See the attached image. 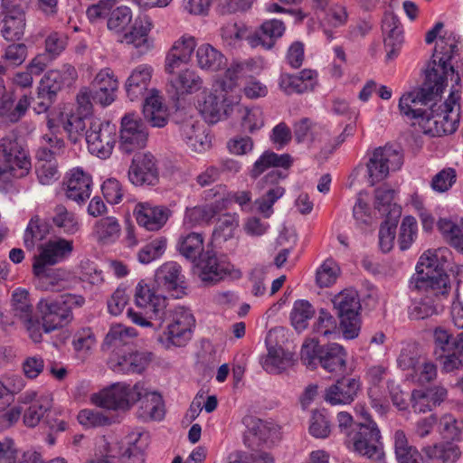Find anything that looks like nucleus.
I'll return each instance as SVG.
<instances>
[{
  "label": "nucleus",
  "mask_w": 463,
  "mask_h": 463,
  "mask_svg": "<svg viewBox=\"0 0 463 463\" xmlns=\"http://www.w3.org/2000/svg\"><path fill=\"white\" fill-rule=\"evenodd\" d=\"M458 53V40L453 33H446L437 42L430 61L425 70V80L418 90L403 94L399 99L400 113L412 124L420 127L428 114L422 106L428 105L436 97L440 95L447 86L448 78L457 80L458 75L455 73L452 61Z\"/></svg>",
  "instance_id": "1"
},
{
  "label": "nucleus",
  "mask_w": 463,
  "mask_h": 463,
  "mask_svg": "<svg viewBox=\"0 0 463 463\" xmlns=\"http://www.w3.org/2000/svg\"><path fill=\"white\" fill-rule=\"evenodd\" d=\"M153 68L147 64L137 66L127 79L125 88L131 101L145 98L143 114L152 127L163 128L167 124V109L162 102L159 91L152 89L145 97L151 81Z\"/></svg>",
  "instance_id": "2"
},
{
  "label": "nucleus",
  "mask_w": 463,
  "mask_h": 463,
  "mask_svg": "<svg viewBox=\"0 0 463 463\" xmlns=\"http://www.w3.org/2000/svg\"><path fill=\"white\" fill-rule=\"evenodd\" d=\"M156 321L158 322V326L165 324L158 337L159 343L165 349L184 347L191 341L195 328V318L190 309L184 307L165 308Z\"/></svg>",
  "instance_id": "3"
},
{
  "label": "nucleus",
  "mask_w": 463,
  "mask_h": 463,
  "mask_svg": "<svg viewBox=\"0 0 463 463\" xmlns=\"http://www.w3.org/2000/svg\"><path fill=\"white\" fill-rule=\"evenodd\" d=\"M361 414L364 421L353 425V429L347 433L345 444L360 456L373 461H382L384 452L381 431L367 411L363 409Z\"/></svg>",
  "instance_id": "4"
},
{
  "label": "nucleus",
  "mask_w": 463,
  "mask_h": 463,
  "mask_svg": "<svg viewBox=\"0 0 463 463\" xmlns=\"http://www.w3.org/2000/svg\"><path fill=\"white\" fill-rule=\"evenodd\" d=\"M411 291L420 294L415 298L410 307L411 318L420 320L437 315L443 310L444 301L448 299L451 287H446L445 280H439V284L432 286L426 284L422 279L410 282Z\"/></svg>",
  "instance_id": "5"
},
{
  "label": "nucleus",
  "mask_w": 463,
  "mask_h": 463,
  "mask_svg": "<svg viewBox=\"0 0 463 463\" xmlns=\"http://www.w3.org/2000/svg\"><path fill=\"white\" fill-rule=\"evenodd\" d=\"M85 298L80 295L65 294L61 300L41 298L37 309L43 322V330L49 334L68 326L73 319L72 308L80 307Z\"/></svg>",
  "instance_id": "6"
},
{
  "label": "nucleus",
  "mask_w": 463,
  "mask_h": 463,
  "mask_svg": "<svg viewBox=\"0 0 463 463\" xmlns=\"http://www.w3.org/2000/svg\"><path fill=\"white\" fill-rule=\"evenodd\" d=\"M457 102L458 99L451 93L438 109L432 106L421 126L423 132L433 137L454 133L459 122V106Z\"/></svg>",
  "instance_id": "7"
},
{
  "label": "nucleus",
  "mask_w": 463,
  "mask_h": 463,
  "mask_svg": "<svg viewBox=\"0 0 463 463\" xmlns=\"http://www.w3.org/2000/svg\"><path fill=\"white\" fill-rule=\"evenodd\" d=\"M88 122L85 136L90 153L101 159L109 158L116 144V126L99 118H90Z\"/></svg>",
  "instance_id": "8"
},
{
  "label": "nucleus",
  "mask_w": 463,
  "mask_h": 463,
  "mask_svg": "<svg viewBox=\"0 0 463 463\" xmlns=\"http://www.w3.org/2000/svg\"><path fill=\"white\" fill-rule=\"evenodd\" d=\"M403 164V156L392 146L375 148L366 164L368 183L373 186L384 180L391 171L399 170Z\"/></svg>",
  "instance_id": "9"
},
{
  "label": "nucleus",
  "mask_w": 463,
  "mask_h": 463,
  "mask_svg": "<svg viewBox=\"0 0 463 463\" xmlns=\"http://www.w3.org/2000/svg\"><path fill=\"white\" fill-rule=\"evenodd\" d=\"M200 279L204 282H218L226 278L238 279L241 271L224 256L218 257L213 250H206L195 262Z\"/></svg>",
  "instance_id": "10"
},
{
  "label": "nucleus",
  "mask_w": 463,
  "mask_h": 463,
  "mask_svg": "<svg viewBox=\"0 0 463 463\" xmlns=\"http://www.w3.org/2000/svg\"><path fill=\"white\" fill-rule=\"evenodd\" d=\"M219 87L214 85L211 91L203 90L202 100L198 101L201 114L211 124L226 118L240 104H232L230 95L222 94Z\"/></svg>",
  "instance_id": "11"
},
{
  "label": "nucleus",
  "mask_w": 463,
  "mask_h": 463,
  "mask_svg": "<svg viewBox=\"0 0 463 463\" xmlns=\"http://www.w3.org/2000/svg\"><path fill=\"white\" fill-rule=\"evenodd\" d=\"M148 133L141 118L133 113L121 119L119 148L125 154H131L146 146Z\"/></svg>",
  "instance_id": "12"
},
{
  "label": "nucleus",
  "mask_w": 463,
  "mask_h": 463,
  "mask_svg": "<svg viewBox=\"0 0 463 463\" xmlns=\"http://www.w3.org/2000/svg\"><path fill=\"white\" fill-rule=\"evenodd\" d=\"M288 174L279 169L269 171L261 179L265 193L255 201L258 211L266 218L273 213V205L285 194V188L279 185V182L287 177Z\"/></svg>",
  "instance_id": "13"
},
{
  "label": "nucleus",
  "mask_w": 463,
  "mask_h": 463,
  "mask_svg": "<svg viewBox=\"0 0 463 463\" xmlns=\"http://www.w3.org/2000/svg\"><path fill=\"white\" fill-rule=\"evenodd\" d=\"M73 250V242L63 238L50 240L41 247V252L33 264L34 275H41L47 265H55L68 258Z\"/></svg>",
  "instance_id": "14"
},
{
  "label": "nucleus",
  "mask_w": 463,
  "mask_h": 463,
  "mask_svg": "<svg viewBox=\"0 0 463 463\" xmlns=\"http://www.w3.org/2000/svg\"><path fill=\"white\" fill-rule=\"evenodd\" d=\"M440 253L441 250L424 252L416 266L417 273L411 277L410 282L422 279L426 284L436 286L442 279L446 281V287H451L449 277L441 269Z\"/></svg>",
  "instance_id": "15"
},
{
  "label": "nucleus",
  "mask_w": 463,
  "mask_h": 463,
  "mask_svg": "<svg viewBox=\"0 0 463 463\" xmlns=\"http://www.w3.org/2000/svg\"><path fill=\"white\" fill-rule=\"evenodd\" d=\"M94 402L107 410H128L135 403V385L118 383L105 389L94 398Z\"/></svg>",
  "instance_id": "16"
},
{
  "label": "nucleus",
  "mask_w": 463,
  "mask_h": 463,
  "mask_svg": "<svg viewBox=\"0 0 463 463\" xmlns=\"http://www.w3.org/2000/svg\"><path fill=\"white\" fill-rule=\"evenodd\" d=\"M135 402L138 403L137 416L143 421L159 420L164 417V403L162 397L156 392H149L144 383L135 384Z\"/></svg>",
  "instance_id": "17"
},
{
  "label": "nucleus",
  "mask_w": 463,
  "mask_h": 463,
  "mask_svg": "<svg viewBox=\"0 0 463 463\" xmlns=\"http://www.w3.org/2000/svg\"><path fill=\"white\" fill-rule=\"evenodd\" d=\"M128 179L135 185H156L159 175L155 156L150 153L136 155L128 170Z\"/></svg>",
  "instance_id": "18"
},
{
  "label": "nucleus",
  "mask_w": 463,
  "mask_h": 463,
  "mask_svg": "<svg viewBox=\"0 0 463 463\" xmlns=\"http://www.w3.org/2000/svg\"><path fill=\"white\" fill-rule=\"evenodd\" d=\"M203 83V79L195 71L185 68L169 76L167 93L172 99L179 100L200 90Z\"/></svg>",
  "instance_id": "19"
},
{
  "label": "nucleus",
  "mask_w": 463,
  "mask_h": 463,
  "mask_svg": "<svg viewBox=\"0 0 463 463\" xmlns=\"http://www.w3.org/2000/svg\"><path fill=\"white\" fill-rule=\"evenodd\" d=\"M138 225L150 232L159 231L171 216V210L165 205L149 202L138 203L133 211Z\"/></svg>",
  "instance_id": "20"
},
{
  "label": "nucleus",
  "mask_w": 463,
  "mask_h": 463,
  "mask_svg": "<svg viewBox=\"0 0 463 463\" xmlns=\"http://www.w3.org/2000/svg\"><path fill=\"white\" fill-rule=\"evenodd\" d=\"M90 89L94 95L95 104L105 108L115 101L118 90V80L110 68H104L96 74Z\"/></svg>",
  "instance_id": "21"
},
{
  "label": "nucleus",
  "mask_w": 463,
  "mask_h": 463,
  "mask_svg": "<svg viewBox=\"0 0 463 463\" xmlns=\"http://www.w3.org/2000/svg\"><path fill=\"white\" fill-rule=\"evenodd\" d=\"M279 439L278 428L260 419L253 420L244 434V443L254 451L274 445Z\"/></svg>",
  "instance_id": "22"
},
{
  "label": "nucleus",
  "mask_w": 463,
  "mask_h": 463,
  "mask_svg": "<svg viewBox=\"0 0 463 463\" xmlns=\"http://www.w3.org/2000/svg\"><path fill=\"white\" fill-rule=\"evenodd\" d=\"M152 360L153 354L147 351L114 354L109 357V366L118 373H141Z\"/></svg>",
  "instance_id": "23"
},
{
  "label": "nucleus",
  "mask_w": 463,
  "mask_h": 463,
  "mask_svg": "<svg viewBox=\"0 0 463 463\" xmlns=\"http://www.w3.org/2000/svg\"><path fill=\"white\" fill-rule=\"evenodd\" d=\"M0 153L3 157L14 161L19 170L17 175L25 176L29 173L31 169L30 158L15 133H8L0 139Z\"/></svg>",
  "instance_id": "24"
},
{
  "label": "nucleus",
  "mask_w": 463,
  "mask_h": 463,
  "mask_svg": "<svg viewBox=\"0 0 463 463\" xmlns=\"http://www.w3.org/2000/svg\"><path fill=\"white\" fill-rule=\"evenodd\" d=\"M382 30L384 34L386 60L392 61L398 56L403 43L402 25L394 14L386 13L383 18Z\"/></svg>",
  "instance_id": "25"
},
{
  "label": "nucleus",
  "mask_w": 463,
  "mask_h": 463,
  "mask_svg": "<svg viewBox=\"0 0 463 463\" xmlns=\"http://www.w3.org/2000/svg\"><path fill=\"white\" fill-rule=\"evenodd\" d=\"M360 386L358 379L343 377L326 390L325 400L331 405L350 404L356 397Z\"/></svg>",
  "instance_id": "26"
},
{
  "label": "nucleus",
  "mask_w": 463,
  "mask_h": 463,
  "mask_svg": "<svg viewBox=\"0 0 463 463\" xmlns=\"http://www.w3.org/2000/svg\"><path fill=\"white\" fill-rule=\"evenodd\" d=\"M134 297L136 305L140 308L151 311L150 318L154 320L158 318V316H162L167 306L166 298L161 295H156L143 281L138 282L136 286Z\"/></svg>",
  "instance_id": "27"
},
{
  "label": "nucleus",
  "mask_w": 463,
  "mask_h": 463,
  "mask_svg": "<svg viewBox=\"0 0 463 463\" xmlns=\"http://www.w3.org/2000/svg\"><path fill=\"white\" fill-rule=\"evenodd\" d=\"M179 134L192 151L201 153L210 146L211 141L203 126L193 119L185 120L180 125Z\"/></svg>",
  "instance_id": "28"
},
{
  "label": "nucleus",
  "mask_w": 463,
  "mask_h": 463,
  "mask_svg": "<svg viewBox=\"0 0 463 463\" xmlns=\"http://www.w3.org/2000/svg\"><path fill=\"white\" fill-rule=\"evenodd\" d=\"M76 78L77 71L75 68L70 64H65L61 70L49 71L41 80L38 87L42 91L56 96L64 85H71Z\"/></svg>",
  "instance_id": "29"
},
{
  "label": "nucleus",
  "mask_w": 463,
  "mask_h": 463,
  "mask_svg": "<svg viewBox=\"0 0 463 463\" xmlns=\"http://www.w3.org/2000/svg\"><path fill=\"white\" fill-rule=\"evenodd\" d=\"M347 353L337 343L323 345L320 349V366L329 372L341 373L346 367Z\"/></svg>",
  "instance_id": "30"
},
{
  "label": "nucleus",
  "mask_w": 463,
  "mask_h": 463,
  "mask_svg": "<svg viewBox=\"0 0 463 463\" xmlns=\"http://www.w3.org/2000/svg\"><path fill=\"white\" fill-rule=\"evenodd\" d=\"M92 179L91 176L80 168L71 171L66 195L69 199L80 203L90 196Z\"/></svg>",
  "instance_id": "31"
},
{
  "label": "nucleus",
  "mask_w": 463,
  "mask_h": 463,
  "mask_svg": "<svg viewBox=\"0 0 463 463\" xmlns=\"http://www.w3.org/2000/svg\"><path fill=\"white\" fill-rule=\"evenodd\" d=\"M226 186L217 185L214 188L206 192V198H216V203L222 208H227L232 203H237L242 211H250L251 209L250 203L252 194L250 191H237L225 193Z\"/></svg>",
  "instance_id": "32"
},
{
  "label": "nucleus",
  "mask_w": 463,
  "mask_h": 463,
  "mask_svg": "<svg viewBox=\"0 0 463 463\" xmlns=\"http://www.w3.org/2000/svg\"><path fill=\"white\" fill-rule=\"evenodd\" d=\"M285 29L282 21L278 19L267 20L260 25L259 33L250 39V45L251 47L262 45L266 49H270L276 40L283 35Z\"/></svg>",
  "instance_id": "33"
},
{
  "label": "nucleus",
  "mask_w": 463,
  "mask_h": 463,
  "mask_svg": "<svg viewBox=\"0 0 463 463\" xmlns=\"http://www.w3.org/2000/svg\"><path fill=\"white\" fill-rule=\"evenodd\" d=\"M181 266L175 261H168L160 266L155 274V280L158 287L165 290H177L182 288L184 277L181 274Z\"/></svg>",
  "instance_id": "34"
},
{
  "label": "nucleus",
  "mask_w": 463,
  "mask_h": 463,
  "mask_svg": "<svg viewBox=\"0 0 463 463\" xmlns=\"http://www.w3.org/2000/svg\"><path fill=\"white\" fill-rule=\"evenodd\" d=\"M422 451L433 463H456L461 455L459 447L450 441L426 446Z\"/></svg>",
  "instance_id": "35"
},
{
  "label": "nucleus",
  "mask_w": 463,
  "mask_h": 463,
  "mask_svg": "<svg viewBox=\"0 0 463 463\" xmlns=\"http://www.w3.org/2000/svg\"><path fill=\"white\" fill-rule=\"evenodd\" d=\"M262 367L269 373H279L293 364V354L279 345L268 344V354L262 360Z\"/></svg>",
  "instance_id": "36"
},
{
  "label": "nucleus",
  "mask_w": 463,
  "mask_h": 463,
  "mask_svg": "<svg viewBox=\"0 0 463 463\" xmlns=\"http://www.w3.org/2000/svg\"><path fill=\"white\" fill-rule=\"evenodd\" d=\"M38 278L37 288L43 291L61 292L71 288L74 278L64 270L57 269L50 273L46 270Z\"/></svg>",
  "instance_id": "37"
},
{
  "label": "nucleus",
  "mask_w": 463,
  "mask_h": 463,
  "mask_svg": "<svg viewBox=\"0 0 463 463\" xmlns=\"http://www.w3.org/2000/svg\"><path fill=\"white\" fill-rule=\"evenodd\" d=\"M243 71L241 63H232L224 72L222 78L215 84L224 95H230L232 104H240L241 90L238 84L240 75Z\"/></svg>",
  "instance_id": "38"
},
{
  "label": "nucleus",
  "mask_w": 463,
  "mask_h": 463,
  "mask_svg": "<svg viewBox=\"0 0 463 463\" xmlns=\"http://www.w3.org/2000/svg\"><path fill=\"white\" fill-rule=\"evenodd\" d=\"M292 163V157L288 154L278 155L272 151H266L254 163L250 175L253 178H257L269 167H274L275 169L280 167L283 168L281 171L286 173L285 171L291 166Z\"/></svg>",
  "instance_id": "39"
},
{
  "label": "nucleus",
  "mask_w": 463,
  "mask_h": 463,
  "mask_svg": "<svg viewBox=\"0 0 463 463\" xmlns=\"http://www.w3.org/2000/svg\"><path fill=\"white\" fill-rule=\"evenodd\" d=\"M176 248L182 256L195 264L198 259L204 253L203 235L194 232L183 234L178 239Z\"/></svg>",
  "instance_id": "40"
},
{
  "label": "nucleus",
  "mask_w": 463,
  "mask_h": 463,
  "mask_svg": "<svg viewBox=\"0 0 463 463\" xmlns=\"http://www.w3.org/2000/svg\"><path fill=\"white\" fill-rule=\"evenodd\" d=\"M51 219L52 224L67 235H73L80 229V222L76 213L68 210L63 204L54 206Z\"/></svg>",
  "instance_id": "41"
},
{
  "label": "nucleus",
  "mask_w": 463,
  "mask_h": 463,
  "mask_svg": "<svg viewBox=\"0 0 463 463\" xmlns=\"http://www.w3.org/2000/svg\"><path fill=\"white\" fill-rule=\"evenodd\" d=\"M152 27L153 23L148 15H138L131 30L124 33L121 43L140 47L147 42V36Z\"/></svg>",
  "instance_id": "42"
},
{
  "label": "nucleus",
  "mask_w": 463,
  "mask_h": 463,
  "mask_svg": "<svg viewBox=\"0 0 463 463\" xmlns=\"http://www.w3.org/2000/svg\"><path fill=\"white\" fill-rule=\"evenodd\" d=\"M195 57L197 65L202 70L216 71L225 63V57L208 43L198 47Z\"/></svg>",
  "instance_id": "43"
},
{
  "label": "nucleus",
  "mask_w": 463,
  "mask_h": 463,
  "mask_svg": "<svg viewBox=\"0 0 463 463\" xmlns=\"http://www.w3.org/2000/svg\"><path fill=\"white\" fill-rule=\"evenodd\" d=\"M1 34L8 42L20 41L25 31V15L1 14Z\"/></svg>",
  "instance_id": "44"
},
{
  "label": "nucleus",
  "mask_w": 463,
  "mask_h": 463,
  "mask_svg": "<svg viewBox=\"0 0 463 463\" xmlns=\"http://www.w3.org/2000/svg\"><path fill=\"white\" fill-rule=\"evenodd\" d=\"M121 227L114 216H108L96 222L93 232L97 240L104 244L114 242L120 235Z\"/></svg>",
  "instance_id": "45"
},
{
  "label": "nucleus",
  "mask_w": 463,
  "mask_h": 463,
  "mask_svg": "<svg viewBox=\"0 0 463 463\" xmlns=\"http://www.w3.org/2000/svg\"><path fill=\"white\" fill-rule=\"evenodd\" d=\"M395 191L393 189L383 186L374 191V207L386 216H399L401 214L400 206L393 202Z\"/></svg>",
  "instance_id": "46"
},
{
  "label": "nucleus",
  "mask_w": 463,
  "mask_h": 463,
  "mask_svg": "<svg viewBox=\"0 0 463 463\" xmlns=\"http://www.w3.org/2000/svg\"><path fill=\"white\" fill-rule=\"evenodd\" d=\"M50 232V225L38 215L31 218L24 235L27 250H33L36 242L43 241Z\"/></svg>",
  "instance_id": "47"
},
{
  "label": "nucleus",
  "mask_w": 463,
  "mask_h": 463,
  "mask_svg": "<svg viewBox=\"0 0 463 463\" xmlns=\"http://www.w3.org/2000/svg\"><path fill=\"white\" fill-rule=\"evenodd\" d=\"M52 408V399L49 395H42L33 401L24 412V423L30 428L39 424L44 415Z\"/></svg>",
  "instance_id": "48"
},
{
  "label": "nucleus",
  "mask_w": 463,
  "mask_h": 463,
  "mask_svg": "<svg viewBox=\"0 0 463 463\" xmlns=\"http://www.w3.org/2000/svg\"><path fill=\"white\" fill-rule=\"evenodd\" d=\"M455 336L442 326H437L433 330V356L440 364L446 355L452 350Z\"/></svg>",
  "instance_id": "49"
},
{
  "label": "nucleus",
  "mask_w": 463,
  "mask_h": 463,
  "mask_svg": "<svg viewBox=\"0 0 463 463\" xmlns=\"http://www.w3.org/2000/svg\"><path fill=\"white\" fill-rule=\"evenodd\" d=\"M438 228L450 246L463 252V219L460 223L448 219H440Z\"/></svg>",
  "instance_id": "50"
},
{
  "label": "nucleus",
  "mask_w": 463,
  "mask_h": 463,
  "mask_svg": "<svg viewBox=\"0 0 463 463\" xmlns=\"http://www.w3.org/2000/svg\"><path fill=\"white\" fill-rule=\"evenodd\" d=\"M13 313L22 323L33 317V307L25 289L16 288L12 294Z\"/></svg>",
  "instance_id": "51"
},
{
  "label": "nucleus",
  "mask_w": 463,
  "mask_h": 463,
  "mask_svg": "<svg viewBox=\"0 0 463 463\" xmlns=\"http://www.w3.org/2000/svg\"><path fill=\"white\" fill-rule=\"evenodd\" d=\"M96 336L90 327L81 328L73 335L71 345L77 355L84 360L96 345Z\"/></svg>",
  "instance_id": "52"
},
{
  "label": "nucleus",
  "mask_w": 463,
  "mask_h": 463,
  "mask_svg": "<svg viewBox=\"0 0 463 463\" xmlns=\"http://www.w3.org/2000/svg\"><path fill=\"white\" fill-rule=\"evenodd\" d=\"M333 304L339 317L358 314L361 307L357 294L350 290H344L335 296Z\"/></svg>",
  "instance_id": "53"
},
{
  "label": "nucleus",
  "mask_w": 463,
  "mask_h": 463,
  "mask_svg": "<svg viewBox=\"0 0 463 463\" xmlns=\"http://www.w3.org/2000/svg\"><path fill=\"white\" fill-rule=\"evenodd\" d=\"M221 35L223 43L232 48L239 47L244 40L250 43L252 37L247 27L236 23H229L222 26Z\"/></svg>",
  "instance_id": "54"
},
{
  "label": "nucleus",
  "mask_w": 463,
  "mask_h": 463,
  "mask_svg": "<svg viewBox=\"0 0 463 463\" xmlns=\"http://www.w3.org/2000/svg\"><path fill=\"white\" fill-rule=\"evenodd\" d=\"M443 373H451L463 369V331L455 335L452 350L439 364Z\"/></svg>",
  "instance_id": "55"
},
{
  "label": "nucleus",
  "mask_w": 463,
  "mask_h": 463,
  "mask_svg": "<svg viewBox=\"0 0 463 463\" xmlns=\"http://www.w3.org/2000/svg\"><path fill=\"white\" fill-rule=\"evenodd\" d=\"M221 210L218 203L214 205H201L187 209L184 215V223L191 227L210 222Z\"/></svg>",
  "instance_id": "56"
},
{
  "label": "nucleus",
  "mask_w": 463,
  "mask_h": 463,
  "mask_svg": "<svg viewBox=\"0 0 463 463\" xmlns=\"http://www.w3.org/2000/svg\"><path fill=\"white\" fill-rule=\"evenodd\" d=\"M314 314L315 309L307 300H297L290 313L291 324L295 329L302 331L307 328L308 320Z\"/></svg>",
  "instance_id": "57"
},
{
  "label": "nucleus",
  "mask_w": 463,
  "mask_h": 463,
  "mask_svg": "<svg viewBox=\"0 0 463 463\" xmlns=\"http://www.w3.org/2000/svg\"><path fill=\"white\" fill-rule=\"evenodd\" d=\"M137 335V331L133 327H128L121 324L114 325L110 327L103 342V348L111 346H119L127 345L128 341Z\"/></svg>",
  "instance_id": "58"
},
{
  "label": "nucleus",
  "mask_w": 463,
  "mask_h": 463,
  "mask_svg": "<svg viewBox=\"0 0 463 463\" xmlns=\"http://www.w3.org/2000/svg\"><path fill=\"white\" fill-rule=\"evenodd\" d=\"M132 11L127 5L113 7L107 22L108 29L117 33H123L132 21Z\"/></svg>",
  "instance_id": "59"
},
{
  "label": "nucleus",
  "mask_w": 463,
  "mask_h": 463,
  "mask_svg": "<svg viewBox=\"0 0 463 463\" xmlns=\"http://www.w3.org/2000/svg\"><path fill=\"white\" fill-rule=\"evenodd\" d=\"M239 227V216L236 213H226L219 217L213 236L215 241H226L234 235Z\"/></svg>",
  "instance_id": "60"
},
{
  "label": "nucleus",
  "mask_w": 463,
  "mask_h": 463,
  "mask_svg": "<svg viewBox=\"0 0 463 463\" xmlns=\"http://www.w3.org/2000/svg\"><path fill=\"white\" fill-rule=\"evenodd\" d=\"M437 365L424 356L418 366L408 374V377H410L412 382L424 385L433 382L437 378Z\"/></svg>",
  "instance_id": "61"
},
{
  "label": "nucleus",
  "mask_w": 463,
  "mask_h": 463,
  "mask_svg": "<svg viewBox=\"0 0 463 463\" xmlns=\"http://www.w3.org/2000/svg\"><path fill=\"white\" fill-rule=\"evenodd\" d=\"M424 355L414 344L406 345L397 357V365L402 371L411 373Z\"/></svg>",
  "instance_id": "62"
},
{
  "label": "nucleus",
  "mask_w": 463,
  "mask_h": 463,
  "mask_svg": "<svg viewBox=\"0 0 463 463\" xmlns=\"http://www.w3.org/2000/svg\"><path fill=\"white\" fill-rule=\"evenodd\" d=\"M167 240L158 237L146 244L137 253L139 262L148 264L160 258L165 251Z\"/></svg>",
  "instance_id": "63"
},
{
  "label": "nucleus",
  "mask_w": 463,
  "mask_h": 463,
  "mask_svg": "<svg viewBox=\"0 0 463 463\" xmlns=\"http://www.w3.org/2000/svg\"><path fill=\"white\" fill-rule=\"evenodd\" d=\"M339 273L338 265L333 260H326L317 270V283L320 288L330 287L335 283Z\"/></svg>",
  "instance_id": "64"
}]
</instances>
